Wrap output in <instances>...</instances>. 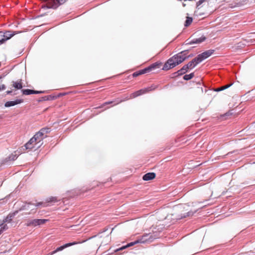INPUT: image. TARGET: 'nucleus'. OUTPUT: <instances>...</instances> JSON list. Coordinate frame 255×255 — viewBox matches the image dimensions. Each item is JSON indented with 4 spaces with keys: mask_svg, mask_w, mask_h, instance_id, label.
Masks as SVG:
<instances>
[{
    "mask_svg": "<svg viewBox=\"0 0 255 255\" xmlns=\"http://www.w3.org/2000/svg\"><path fill=\"white\" fill-rule=\"evenodd\" d=\"M77 244V243H76L75 242L70 243H68V244H65V248L69 247L74 245H76Z\"/></svg>",
    "mask_w": 255,
    "mask_h": 255,
    "instance_id": "26",
    "label": "nucleus"
},
{
    "mask_svg": "<svg viewBox=\"0 0 255 255\" xmlns=\"http://www.w3.org/2000/svg\"><path fill=\"white\" fill-rule=\"evenodd\" d=\"M48 220L47 219H33L30 221H29L27 224V226H32V227H36L45 224Z\"/></svg>",
    "mask_w": 255,
    "mask_h": 255,
    "instance_id": "6",
    "label": "nucleus"
},
{
    "mask_svg": "<svg viewBox=\"0 0 255 255\" xmlns=\"http://www.w3.org/2000/svg\"><path fill=\"white\" fill-rule=\"evenodd\" d=\"M155 177V174L153 172H150L143 175L142 179L145 181H148L154 179Z\"/></svg>",
    "mask_w": 255,
    "mask_h": 255,
    "instance_id": "13",
    "label": "nucleus"
},
{
    "mask_svg": "<svg viewBox=\"0 0 255 255\" xmlns=\"http://www.w3.org/2000/svg\"><path fill=\"white\" fill-rule=\"evenodd\" d=\"M201 90L202 93H203V88L202 87L201 88Z\"/></svg>",
    "mask_w": 255,
    "mask_h": 255,
    "instance_id": "32",
    "label": "nucleus"
},
{
    "mask_svg": "<svg viewBox=\"0 0 255 255\" xmlns=\"http://www.w3.org/2000/svg\"><path fill=\"white\" fill-rule=\"evenodd\" d=\"M6 93H7V94H11L12 93V91L11 90H10V91H7L6 92Z\"/></svg>",
    "mask_w": 255,
    "mask_h": 255,
    "instance_id": "31",
    "label": "nucleus"
},
{
    "mask_svg": "<svg viewBox=\"0 0 255 255\" xmlns=\"http://www.w3.org/2000/svg\"><path fill=\"white\" fill-rule=\"evenodd\" d=\"M2 231V230H1V231H0V234H1V232Z\"/></svg>",
    "mask_w": 255,
    "mask_h": 255,
    "instance_id": "36",
    "label": "nucleus"
},
{
    "mask_svg": "<svg viewBox=\"0 0 255 255\" xmlns=\"http://www.w3.org/2000/svg\"><path fill=\"white\" fill-rule=\"evenodd\" d=\"M63 249H64V246H62L58 248L54 251L52 252L51 253H49V255H52L54 254L55 253H56V252H57L58 251H62Z\"/></svg>",
    "mask_w": 255,
    "mask_h": 255,
    "instance_id": "22",
    "label": "nucleus"
},
{
    "mask_svg": "<svg viewBox=\"0 0 255 255\" xmlns=\"http://www.w3.org/2000/svg\"><path fill=\"white\" fill-rule=\"evenodd\" d=\"M5 89V86L4 84H2L0 85V91L1 90H3Z\"/></svg>",
    "mask_w": 255,
    "mask_h": 255,
    "instance_id": "29",
    "label": "nucleus"
},
{
    "mask_svg": "<svg viewBox=\"0 0 255 255\" xmlns=\"http://www.w3.org/2000/svg\"><path fill=\"white\" fill-rule=\"evenodd\" d=\"M151 89L150 88H145L143 89L140 90L132 94V97L134 98L137 96H140L142 94L146 93V92L150 91Z\"/></svg>",
    "mask_w": 255,
    "mask_h": 255,
    "instance_id": "11",
    "label": "nucleus"
},
{
    "mask_svg": "<svg viewBox=\"0 0 255 255\" xmlns=\"http://www.w3.org/2000/svg\"><path fill=\"white\" fill-rule=\"evenodd\" d=\"M186 54V51H183L173 56L168 60L162 69L168 70L181 63L187 58Z\"/></svg>",
    "mask_w": 255,
    "mask_h": 255,
    "instance_id": "1",
    "label": "nucleus"
},
{
    "mask_svg": "<svg viewBox=\"0 0 255 255\" xmlns=\"http://www.w3.org/2000/svg\"><path fill=\"white\" fill-rule=\"evenodd\" d=\"M4 33V38H5V41L8 39H9L11 37H12L13 35L15 34L14 32H12L11 31H6Z\"/></svg>",
    "mask_w": 255,
    "mask_h": 255,
    "instance_id": "16",
    "label": "nucleus"
},
{
    "mask_svg": "<svg viewBox=\"0 0 255 255\" xmlns=\"http://www.w3.org/2000/svg\"><path fill=\"white\" fill-rule=\"evenodd\" d=\"M50 128H41L38 132L35 134L36 137H39L43 141V139L47 137V134L50 132Z\"/></svg>",
    "mask_w": 255,
    "mask_h": 255,
    "instance_id": "7",
    "label": "nucleus"
},
{
    "mask_svg": "<svg viewBox=\"0 0 255 255\" xmlns=\"http://www.w3.org/2000/svg\"><path fill=\"white\" fill-rule=\"evenodd\" d=\"M70 227L68 226H66V227H65V228H69Z\"/></svg>",
    "mask_w": 255,
    "mask_h": 255,
    "instance_id": "34",
    "label": "nucleus"
},
{
    "mask_svg": "<svg viewBox=\"0 0 255 255\" xmlns=\"http://www.w3.org/2000/svg\"><path fill=\"white\" fill-rule=\"evenodd\" d=\"M199 63H197V61H195V58H194L192 61L189 62L187 66H188L189 69H192L196 66L197 64Z\"/></svg>",
    "mask_w": 255,
    "mask_h": 255,
    "instance_id": "17",
    "label": "nucleus"
},
{
    "mask_svg": "<svg viewBox=\"0 0 255 255\" xmlns=\"http://www.w3.org/2000/svg\"><path fill=\"white\" fill-rule=\"evenodd\" d=\"M136 242H134V243H130V244H129L128 246H124V247H123L122 248H121L120 249V250H123L124 249H125L126 248H127V247H130V246H131L133 245H134L135 244Z\"/></svg>",
    "mask_w": 255,
    "mask_h": 255,
    "instance_id": "27",
    "label": "nucleus"
},
{
    "mask_svg": "<svg viewBox=\"0 0 255 255\" xmlns=\"http://www.w3.org/2000/svg\"><path fill=\"white\" fill-rule=\"evenodd\" d=\"M14 215V213L12 214V215H9V216H8L5 219V222H8V223H9L11 222V221L12 220V218L13 217Z\"/></svg>",
    "mask_w": 255,
    "mask_h": 255,
    "instance_id": "23",
    "label": "nucleus"
},
{
    "mask_svg": "<svg viewBox=\"0 0 255 255\" xmlns=\"http://www.w3.org/2000/svg\"><path fill=\"white\" fill-rule=\"evenodd\" d=\"M6 225H4V227H3V229H5V227H6Z\"/></svg>",
    "mask_w": 255,
    "mask_h": 255,
    "instance_id": "35",
    "label": "nucleus"
},
{
    "mask_svg": "<svg viewBox=\"0 0 255 255\" xmlns=\"http://www.w3.org/2000/svg\"><path fill=\"white\" fill-rule=\"evenodd\" d=\"M193 76H194L193 73H191L190 74L185 75L184 76V79L186 80H190L193 78Z\"/></svg>",
    "mask_w": 255,
    "mask_h": 255,
    "instance_id": "24",
    "label": "nucleus"
},
{
    "mask_svg": "<svg viewBox=\"0 0 255 255\" xmlns=\"http://www.w3.org/2000/svg\"><path fill=\"white\" fill-rule=\"evenodd\" d=\"M192 22V18L190 17H187V19L185 21V26H189Z\"/></svg>",
    "mask_w": 255,
    "mask_h": 255,
    "instance_id": "21",
    "label": "nucleus"
},
{
    "mask_svg": "<svg viewBox=\"0 0 255 255\" xmlns=\"http://www.w3.org/2000/svg\"><path fill=\"white\" fill-rule=\"evenodd\" d=\"M185 5H186V4H185V3H183V6H185Z\"/></svg>",
    "mask_w": 255,
    "mask_h": 255,
    "instance_id": "33",
    "label": "nucleus"
},
{
    "mask_svg": "<svg viewBox=\"0 0 255 255\" xmlns=\"http://www.w3.org/2000/svg\"><path fill=\"white\" fill-rule=\"evenodd\" d=\"M213 52L214 50H212L206 51L198 55V56L195 58V61H197V63H200L203 60L210 57L213 54Z\"/></svg>",
    "mask_w": 255,
    "mask_h": 255,
    "instance_id": "5",
    "label": "nucleus"
},
{
    "mask_svg": "<svg viewBox=\"0 0 255 255\" xmlns=\"http://www.w3.org/2000/svg\"><path fill=\"white\" fill-rule=\"evenodd\" d=\"M149 235L146 234L145 236H143L141 239L139 241H137V243H146L147 242H150V241H148L147 239H145V237L148 236Z\"/></svg>",
    "mask_w": 255,
    "mask_h": 255,
    "instance_id": "20",
    "label": "nucleus"
},
{
    "mask_svg": "<svg viewBox=\"0 0 255 255\" xmlns=\"http://www.w3.org/2000/svg\"><path fill=\"white\" fill-rule=\"evenodd\" d=\"M139 75H141L140 73V72H135L133 74V77H136Z\"/></svg>",
    "mask_w": 255,
    "mask_h": 255,
    "instance_id": "30",
    "label": "nucleus"
},
{
    "mask_svg": "<svg viewBox=\"0 0 255 255\" xmlns=\"http://www.w3.org/2000/svg\"><path fill=\"white\" fill-rule=\"evenodd\" d=\"M156 68H159V64H157V63H155V64H152L150 66H149L147 68H146L144 69L140 70L139 72H140V74H143L146 73L147 72H149L151 71L152 70Z\"/></svg>",
    "mask_w": 255,
    "mask_h": 255,
    "instance_id": "8",
    "label": "nucleus"
},
{
    "mask_svg": "<svg viewBox=\"0 0 255 255\" xmlns=\"http://www.w3.org/2000/svg\"><path fill=\"white\" fill-rule=\"evenodd\" d=\"M58 200L56 197H50L46 198L44 201L37 202L36 201V202L33 204H32L31 203H28L27 204V205H25L24 207L25 209H27L29 208L30 205H33L37 208L46 207L48 206L49 204L55 203Z\"/></svg>",
    "mask_w": 255,
    "mask_h": 255,
    "instance_id": "4",
    "label": "nucleus"
},
{
    "mask_svg": "<svg viewBox=\"0 0 255 255\" xmlns=\"http://www.w3.org/2000/svg\"><path fill=\"white\" fill-rule=\"evenodd\" d=\"M20 154V151H15L11 153L7 158H6L5 160L6 161H14L17 158Z\"/></svg>",
    "mask_w": 255,
    "mask_h": 255,
    "instance_id": "9",
    "label": "nucleus"
},
{
    "mask_svg": "<svg viewBox=\"0 0 255 255\" xmlns=\"http://www.w3.org/2000/svg\"><path fill=\"white\" fill-rule=\"evenodd\" d=\"M206 39V37L204 36H202L201 37L198 38H195L193 39L192 41H191L189 43L190 44H194V43H197L199 44L204 41Z\"/></svg>",
    "mask_w": 255,
    "mask_h": 255,
    "instance_id": "15",
    "label": "nucleus"
},
{
    "mask_svg": "<svg viewBox=\"0 0 255 255\" xmlns=\"http://www.w3.org/2000/svg\"><path fill=\"white\" fill-rule=\"evenodd\" d=\"M22 94L25 95H28L30 94H37L41 93L38 91H35L30 89H24L22 90Z\"/></svg>",
    "mask_w": 255,
    "mask_h": 255,
    "instance_id": "14",
    "label": "nucleus"
},
{
    "mask_svg": "<svg viewBox=\"0 0 255 255\" xmlns=\"http://www.w3.org/2000/svg\"><path fill=\"white\" fill-rule=\"evenodd\" d=\"M206 0H200L197 2V6H199L200 4H201L203 2L205 1Z\"/></svg>",
    "mask_w": 255,
    "mask_h": 255,
    "instance_id": "28",
    "label": "nucleus"
},
{
    "mask_svg": "<svg viewBox=\"0 0 255 255\" xmlns=\"http://www.w3.org/2000/svg\"><path fill=\"white\" fill-rule=\"evenodd\" d=\"M23 102L22 99H17L15 101H8L5 103V107H9L11 106H13L17 104H20Z\"/></svg>",
    "mask_w": 255,
    "mask_h": 255,
    "instance_id": "10",
    "label": "nucleus"
},
{
    "mask_svg": "<svg viewBox=\"0 0 255 255\" xmlns=\"http://www.w3.org/2000/svg\"><path fill=\"white\" fill-rule=\"evenodd\" d=\"M12 87L15 89L18 90L21 89L22 88V82L21 79H19L16 81L12 82Z\"/></svg>",
    "mask_w": 255,
    "mask_h": 255,
    "instance_id": "12",
    "label": "nucleus"
},
{
    "mask_svg": "<svg viewBox=\"0 0 255 255\" xmlns=\"http://www.w3.org/2000/svg\"><path fill=\"white\" fill-rule=\"evenodd\" d=\"M232 84H230V85H225L223 87H222L221 88H219V89H218L216 90L217 91H221V90H225L229 87H230Z\"/></svg>",
    "mask_w": 255,
    "mask_h": 255,
    "instance_id": "25",
    "label": "nucleus"
},
{
    "mask_svg": "<svg viewBox=\"0 0 255 255\" xmlns=\"http://www.w3.org/2000/svg\"><path fill=\"white\" fill-rule=\"evenodd\" d=\"M188 67L187 65H184L180 70L178 71V74H182L187 71Z\"/></svg>",
    "mask_w": 255,
    "mask_h": 255,
    "instance_id": "18",
    "label": "nucleus"
},
{
    "mask_svg": "<svg viewBox=\"0 0 255 255\" xmlns=\"http://www.w3.org/2000/svg\"><path fill=\"white\" fill-rule=\"evenodd\" d=\"M5 38H4V33L2 31H0V44L4 43L5 41Z\"/></svg>",
    "mask_w": 255,
    "mask_h": 255,
    "instance_id": "19",
    "label": "nucleus"
},
{
    "mask_svg": "<svg viewBox=\"0 0 255 255\" xmlns=\"http://www.w3.org/2000/svg\"><path fill=\"white\" fill-rule=\"evenodd\" d=\"M188 206L186 205H181L174 207L173 209L174 213L171 215H168L166 216L165 219H170L171 216H173L172 218L173 220H179L187 216H189L192 214L190 212H185L188 211Z\"/></svg>",
    "mask_w": 255,
    "mask_h": 255,
    "instance_id": "2",
    "label": "nucleus"
},
{
    "mask_svg": "<svg viewBox=\"0 0 255 255\" xmlns=\"http://www.w3.org/2000/svg\"><path fill=\"white\" fill-rule=\"evenodd\" d=\"M43 143V141L40 139L39 137H36V135L34 134V135L24 144L25 148L21 147L20 150H21V149H23V150L29 149L36 150L42 145Z\"/></svg>",
    "mask_w": 255,
    "mask_h": 255,
    "instance_id": "3",
    "label": "nucleus"
}]
</instances>
